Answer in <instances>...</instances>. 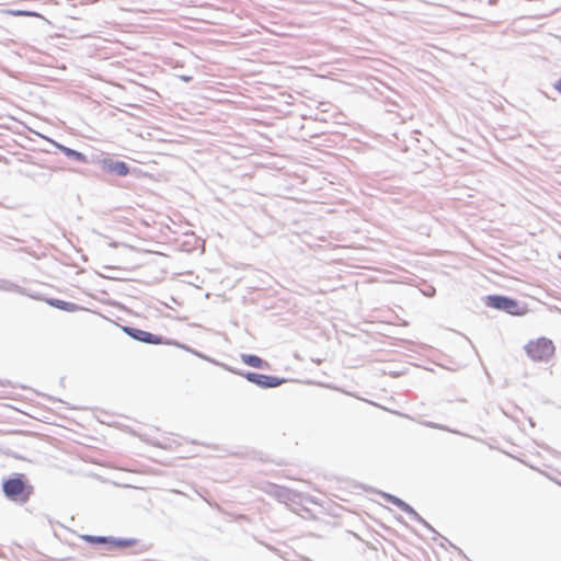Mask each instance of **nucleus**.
<instances>
[{"label":"nucleus","mask_w":561,"mask_h":561,"mask_svg":"<svg viewBox=\"0 0 561 561\" xmlns=\"http://www.w3.org/2000/svg\"><path fill=\"white\" fill-rule=\"evenodd\" d=\"M245 377L249 381H252V382H254L261 387H265V388H273V387H277L278 385H280L279 379L276 377H273V376L249 373V374H247Z\"/></svg>","instance_id":"20e7f679"},{"label":"nucleus","mask_w":561,"mask_h":561,"mask_svg":"<svg viewBox=\"0 0 561 561\" xmlns=\"http://www.w3.org/2000/svg\"><path fill=\"white\" fill-rule=\"evenodd\" d=\"M108 170L117 175L125 176L129 172L128 165L123 161H116L108 167Z\"/></svg>","instance_id":"423d86ee"},{"label":"nucleus","mask_w":561,"mask_h":561,"mask_svg":"<svg viewBox=\"0 0 561 561\" xmlns=\"http://www.w3.org/2000/svg\"><path fill=\"white\" fill-rule=\"evenodd\" d=\"M242 360L247 365L254 367V368H262L264 366L263 359H261L256 355H242Z\"/></svg>","instance_id":"6e6552de"},{"label":"nucleus","mask_w":561,"mask_h":561,"mask_svg":"<svg viewBox=\"0 0 561 561\" xmlns=\"http://www.w3.org/2000/svg\"><path fill=\"white\" fill-rule=\"evenodd\" d=\"M128 334L134 337L135 340H138L140 342H145L148 344H162L163 339L159 335L152 334L150 332L139 330V329H130L128 330Z\"/></svg>","instance_id":"39448f33"},{"label":"nucleus","mask_w":561,"mask_h":561,"mask_svg":"<svg viewBox=\"0 0 561 561\" xmlns=\"http://www.w3.org/2000/svg\"><path fill=\"white\" fill-rule=\"evenodd\" d=\"M388 499H389L392 503H394V504H400V503H401V501H400V500H398V499H396V497H393V496H390V495H389V496H388Z\"/></svg>","instance_id":"ddd939ff"},{"label":"nucleus","mask_w":561,"mask_h":561,"mask_svg":"<svg viewBox=\"0 0 561 561\" xmlns=\"http://www.w3.org/2000/svg\"><path fill=\"white\" fill-rule=\"evenodd\" d=\"M60 150L69 158H73L75 160L79 161V162H87V157L79 152V151H76L73 149H70L68 147H65V146H60L59 147Z\"/></svg>","instance_id":"0eeeda50"},{"label":"nucleus","mask_w":561,"mask_h":561,"mask_svg":"<svg viewBox=\"0 0 561 561\" xmlns=\"http://www.w3.org/2000/svg\"><path fill=\"white\" fill-rule=\"evenodd\" d=\"M525 351L535 362H548L554 353V345L550 340L540 337L526 344Z\"/></svg>","instance_id":"f03ea898"},{"label":"nucleus","mask_w":561,"mask_h":561,"mask_svg":"<svg viewBox=\"0 0 561 561\" xmlns=\"http://www.w3.org/2000/svg\"><path fill=\"white\" fill-rule=\"evenodd\" d=\"M56 307L62 310L72 311L75 310V305L66 301L58 300L56 304H54Z\"/></svg>","instance_id":"9d476101"},{"label":"nucleus","mask_w":561,"mask_h":561,"mask_svg":"<svg viewBox=\"0 0 561 561\" xmlns=\"http://www.w3.org/2000/svg\"><path fill=\"white\" fill-rule=\"evenodd\" d=\"M7 13L10 15H13V16H36V18L41 16L36 12L24 11V10H8Z\"/></svg>","instance_id":"1a4fd4ad"},{"label":"nucleus","mask_w":561,"mask_h":561,"mask_svg":"<svg viewBox=\"0 0 561 561\" xmlns=\"http://www.w3.org/2000/svg\"><path fill=\"white\" fill-rule=\"evenodd\" d=\"M493 309L504 311L511 316H525L528 312V308L525 302L517 299L493 295Z\"/></svg>","instance_id":"7ed1b4c3"},{"label":"nucleus","mask_w":561,"mask_h":561,"mask_svg":"<svg viewBox=\"0 0 561 561\" xmlns=\"http://www.w3.org/2000/svg\"><path fill=\"white\" fill-rule=\"evenodd\" d=\"M85 540L89 541V542H93V543H106V542H110V540L105 537H93V536H88L85 537Z\"/></svg>","instance_id":"9b49d317"},{"label":"nucleus","mask_w":561,"mask_h":561,"mask_svg":"<svg viewBox=\"0 0 561 561\" xmlns=\"http://www.w3.org/2000/svg\"><path fill=\"white\" fill-rule=\"evenodd\" d=\"M114 543L117 546L129 547L135 543V540H117V541H114Z\"/></svg>","instance_id":"f8f14e48"},{"label":"nucleus","mask_w":561,"mask_h":561,"mask_svg":"<svg viewBox=\"0 0 561 561\" xmlns=\"http://www.w3.org/2000/svg\"><path fill=\"white\" fill-rule=\"evenodd\" d=\"M33 485L23 473H15L13 477L3 481L2 491L4 495L21 504L26 503L33 494Z\"/></svg>","instance_id":"f257e3e1"}]
</instances>
